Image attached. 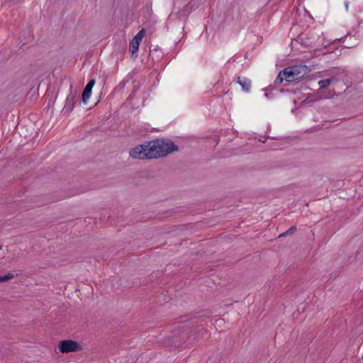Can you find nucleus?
Returning a JSON list of instances; mask_svg holds the SVG:
<instances>
[{"label":"nucleus","mask_w":363,"mask_h":363,"mask_svg":"<svg viewBox=\"0 0 363 363\" xmlns=\"http://www.w3.org/2000/svg\"><path fill=\"white\" fill-rule=\"evenodd\" d=\"M178 150V147L170 140L156 139L139 145L131 149L132 159H157Z\"/></svg>","instance_id":"obj_1"},{"label":"nucleus","mask_w":363,"mask_h":363,"mask_svg":"<svg viewBox=\"0 0 363 363\" xmlns=\"http://www.w3.org/2000/svg\"><path fill=\"white\" fill-rule=\"evenodd\" d=\"M284 71L285 80L294 82L303 78L307 73L308 69L305 65H295L286 68Z\"/></svg>","instance_id":"obj_2"},{"label":"nucleus","mask_w":363,"mask_h":363,"mask_svg":"<svg viewBox=\"0 0 363 363\" xmlns=\"http://www.w3.org/2000/svg\"><path fill=\"white\" fill-rule=\"evenodd\" d=\"M58 347L62 353L78 352L82 349L79 343L72 340L60 341Z\"/></svg>","instance_id":"obj_3"},{"label":"nucleus","mask_w":363,"mask_h":363,"mask_svg":"<svg viewBox=\"0 0 363 363\" xmlns=\"http://www.w3.org/2000/svg\"><path fill=\"white\" fill-rule=\"evenodd\" d=\"M144 35L145 31L143 29L140 30L130 41L129 50L131 53L134 54L138 52L140 43L142 41Z\"/></svg>","instance_id":"obj_4"},{"label":"nucleus","mask_w":363,"mask_h":363,"mask_svg":"<svg viewBox=\"0 0 363 363\" xmlns=\"http://www.w3.org/2000/svg\"><path fill=\"white\" fill-rule=\"evenodd\" d=\"M237 82L242 86L243 91L248 92L251 87V82L247 78L238 77Z\"/></svg>","instance_id":"obj_5"},{"label":"nucleus","mask_w":363,"mask_h":363,"mask_svg":"<svg viewBox=\"0 0 363 363\" xmlns=\"http://www.w3.org/2000/svg\"><path fill=\"white\" fill-rule=\"evenodd\" d=\"M74 96H69L66 99V103L64 107L65 111H71L74 108Z\"/></svg>","instance_id":"obj_6"},{"label":"nucleus","mask_w":363,"mask_h":363,"mask_svg":"<svg viewBox=\"0 0 363 363\" xmlns=\"http://www.w3.org/2000/svg\"><path fill=\"white\" fill-rule=\"evenodd\" d=\"M92 89L88 88L85 86L83 93H82V101L84 104H86L88 100L89 99L91 95Z\"/></svg>","instance_id":"obj_7"},{"label":"nucleus","mask_w":363,"mask_h":363,"mask_svg":"<svg viewBox=\"0 0 363 363\" xmlns=\"http://www.w3.org/2000/svg\"><path fill=\"white\" fill-rule=\"evenodd\" d=\"M334 81V79H323L318 82V84L320 89H324L330 86V84L332 83V82Z\"/></svg>","instance_id":"obj_8"},{"label":"nucleus","mask_w":363,"mask_h":363,"mask_svg":"<svg viewBox=\"0 0 363 363\" xmlns=\"http://www.w3.org/2000/svg\"><path fill=\"white\" fill-rule=\"evenodd\" d=\"M243 138L248 139L249 140L257 139V136L255 133L252 132H247L243 133Z\"/></svg>","instance_id":"obj_9"},{"label":"nucleus","mask_w":363,"mask_h":363,"mask_svg":"<svg viewBox=\"0 0 363 363\" xmlns=\"http://www.w3.org/2000/svg\"><path fill=\"white\" fill-rule=\"evenodd\" d=\"M284 80H285V74H284V71H281L279 72V74L277 77L274 82H275V84H280Z\"/></svg>","instance_id":"obj_10"},{"label":"nucleus","mask_w":363,"mask_h":363,"mask_svg":"<svg viewBox=\"0 0 363 363\" xmlns=\"http://www.w3.org/2000/svg\"><path fill=\"white\" fill-rule=\"evenodd\" d=\"M13 274L9 273L4 276H0V282L6 281L13 278Z\"/></svg>","instance_id":"obj_11"},{"label":"nucleus","mask_w":363,"mask_h":363,"mask_svg":"<svg viewBox=\"0 0 363 363\" xmlns=\"http://www.w3.org/2000/svg\"><path fill=\"white\" fill-rule=\"evenodd\" d=\"M295 230H296V227L292 226L288 230H286L284 233L280 235L279 236L281 237V236H284V235H286L289 233H293Z\"/></svg>","instance_id":"obj_12"},{"label":"nucleus","mask_w":363,"mask_h":363,"mask_svg":"<svg viewBox=\"0 0 363 363\" xmlns=\"http://www.w3.org/2000/svg\"><path fill=\"white\" fill-rule=\"evenodd\" d=\"M95 84V80L94 79H91L87 84L86 85V87L92 89L93 86Z\"/></svg>","instance_id":"obj_13"},{"label":"nucleus","mask_w":363,"mask_h":363,"mask_svg":"<svg viewBox=\"0 0 363 363\" xmlns=\"http://www.w3.org/2000/svg\"><path fill=\"white\" fill-rule=\"evenodd\" d=\"M248 150H249V149L247 147H245L243 150H240L239 148V149H237L235 151H236V153H240V152H246Z\"/></svg>","instance_id":"obj_14"},{"label":"nucleus","mask_w":363,"mask_h":363,"mask_svg":"<svg viewBox=\"0 0 363 363\" xmlns=\"http://www.w3.org/2000/svg\"><path fill=\"white\" fill-rule=\"evenodd\" d=\"M264 96L267 99H272V94L271 93H265Z\"/></svg>","instance_id":"obj_15"},{"label":"nucleus","mask_w":363,"mask_h":363,"mask_svg":"<svg viewBox=\"0 0 363 363\" xmlns=\"http://www.w3.org/2000/svg\"><path fill=\"white\" fill-rule=\"evenodd\" d=\"M345 8H346V10H348V3L347 2H345Z\"/></svg>","instance_id":"obj_16"},{"label":"nucleus","mask_w":363,"mask_h":363,"mask_svg":"<svg viewBox=\"0 0 363 363\" xmlns=\"http://www.w3.org/2000/svg\"><path fill=\"white\" fill-rule=\"evenodd\" d=\"M259 141L262 142V143H265V140H262L261 138H259Z\"/></svg>","instance_id":"obj_17"}]
</instances>
